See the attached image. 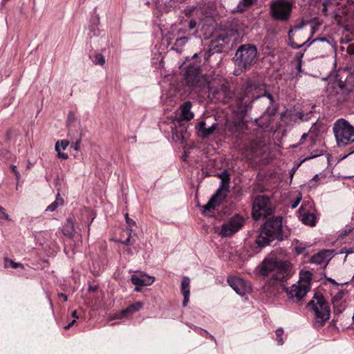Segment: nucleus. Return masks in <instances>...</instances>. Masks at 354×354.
I'll return each mask as SVG.
<instances>
[{
    "instance_id": "obj_1",
    "label": "nucleus",
    "mask_w": 354,
    "mask_h": 354,
    "mask_svg": "<svg viewBox=\"0 0 354 354\" xmlns=\"http://www.w3.org/2000/svg\"><path fill=\"white\" fill-rule=\"evenodd\" d=\"M259 100L266 110L274 103V99L266 89V85L252 80L247 82L243 93L238 100L239 109L247 112L251 108L252 102Z\"/></svg>"
},
{
    "instance_id": "obj_2",
    "label": "nucleus",
    "mask_w": 354,
    "mask_h": 354,
    "mask_svg": "<svg viewBox=\"0 0 354 354\" xmlns=\"http://www.w3.org/2000/svg\"><path fill=\"white\" fill-rule=\"evenodd\" d=\"M282 218L273 217L268 219L262 226L259 236L256 240L259 247H265L274 240H283Z\"/></svg>"
},
{
    "instance_id": "obj_3",
    "label": "nucleus",
    "mask_w": 354,
    "mask_h": 354,
    "mask_svg": "<svg viewBox=\"0 0 354 354\" xmlns=\"http://www.w3.org/2000/svg\"><path fill=\"white\" fill-rule=\"evenodd\" d=\"M314 313L315 325L317 327L322 326L330 318V308L326 300L319 292H315L311 301L308 304Z\"/></svg>"
},
{
    "instance_id": "obj_4",
    "label": "nucleus",
    "mask_w": 354,
    "mask_h": 354,
    "mask_svg": "<svg viewBox=\"0 0 354 354\" xmlns=\"http://www.w3.org/2000/svg\"><path fill=\"white\" fill-rule=\"evenodd\" d=\"M333 130L338 147H344L354 142V127L347 120H337Z\"/></svg>"
},
{
    "instance_id": "obj_5",
    "label": "nucleus",
    "mask_w": 354,
    "mask_h": 354,
    "mask_svg": "<svg viewBox=\"0 0 354 354\" xmlns=\"http://www.w3.org/2000/svg\"><path fill=\"white\" fill-rule=\"evenodd\" d=\"M185 80L187 86L196 92L203 91L207 85V80L201 75L198 64L187 66L185 73Z\"/></svg>"
},
{
    "instance_id": "obj_6",
    "label": "nucleus",
    "mask_w": 354,
    "mask_h": 354,
    "mask_svg": "<svg viewBox=\"0 0 354 354\" xmlns=\"http://www.w3.org/2000/svg\"><path fill=\"white\" fill-rule=\"evenodd\" d=\"M257 56V49L252 44H243L239 47L235 56L234 62L240 68H247L254 63Z\"/></svg>"
},
{
    "instance_id": "obj_7",
    "label": "nucleus",
    "mask_w": 354,
    "mask_h": 354,
    "mask_svg": "<svg viewBox=\"0 0 354 354\" xmlns=\"http://www.w3.org/2000/svg\"><path fill=\"white\" fill-rule=\"evenodd\" d=\"M273 212L274 209L268 196L261 195L255 197L252 212V218L254 220L264 218L272 214Z\"/></svg>"
},
{
    "instance_id": "obj_8",
    "label": "nucleus",
    "mask_w": 354,
    "mask_h": 354,
    "mask_svg": "<svg viewBox=\"0 0 354 354\" xmlns=\"http://www.w3.org/2000/svg\"><path fill=\"white\" fill-rule=\"evenodd\" d=\"M292 10V4L288 0H274L270 3V15L277 21L286 22L289 20Z\"/></svg>"
},
{
    "instance_id": "obj_9",
    "label": "nucleus",
    "mask_w": 354,
    "mask_h": 354,
    "mask_svg": "<svg viewBox=\"0 0 354 354\" xmlns=\"http://www.w3.org/2000/svg\"><path fill=\"white\" fill-rule=\"evenodd\" d=\"M290 274V263L287 261H281L276 268L268 275H266L268 282L274 286L287 279Z\"/></svg>"
},
{
    "instance_id": "obj_10",
    "label": "nucleus",
    "mask_w": 354,
    "mask_h": 354,
    "mask_svg": "<svg viewBox=\"0 0 354 354\" xmlns=\"http://www.w3.org/2000/svg\"><path fill=\"white\" fill-rule=\"evenodd\" d=\"M244 223L245 219L242 216L235 214L222 224L219 235L230 237L241 229Z\"/></svg>"
},
{
    "instance_id": "obj_11",
    "label": "nucleus",
    "mask_w": 354,
    "mask_h": 354,
    "mask_svg": "<svg viewBox=\"0 0 354 354\" xmlns=\"http://www.w3.org/2000/svg\"><path fill=\"white\" fill-rule=\"evenodd\" d=\"M266 143L262 140L249 142L241 149V154L248 160H254L265 153Z\"/></svg>"
},
{
    "instance_id": "obj_12",
    "label": "nucleus",
    "mask_w": 354,
    "mask_h": 354,
    "mask_svg": "<svg viewBox=\"0 0 354 354\" xmlns=\"http://www.w3.org/2000/svg\"><path fill=\"white\" fill-rule=\"evenodd\" d=\"M229 192V179H223L216 192L209 200L208 203L203 206L205 211L212 212L224 199Z\"/></svg>"
},
{
    "instance_id": "obj_13",
    "label": "nucleus",
    "mask_w": 354,
    "mask_h": 354,
    "mask_svg": "<svg viewBox=\"0 0 354 354\" xmlns=\"http://www.w3.org/2000/svg\"><path fill=\"white\" fill-rule=\"evenodd\" d=\"M310 290L308 281L297 282L290 288H286L288 299L292 303L299 302Z\"/></svg>"
},
{
    "instance_id": "obj_14",
    "label": "nucleus",
    "mask_w": 354,
    "mask_h": 354,
    "mask_svg": "<svg viewBox=\"0 0 354 354\" xmlns=\"http://www.w3.org/2000/svg\"><path fill=\"white\" fill-rule=\"evenodd\" d=\"M208 90V97L218 102H225L231 94L229 86L225 84H221L216 86H209Z\"/></svg>"
},
{
    "instance_id": "obj_15",
    "label": "nucleus",
    "mask_w": 354,
    "mask_h": 354,
    "mask_svg": "<svg viewBox=\"0 0 354 354\" xmlns=\"http://www.w3.org/2000/svg\"><path fill=\"white\" fill-rule=\"evenodd\" d=\"M227 283L233 290L241 296L245 295L251 290L250 283L239 277H229L227 279Z\"/></svg>"
},
{
    "instance_id": "obj_16",
    "label": "nucleus",
    "mask_w": 354,
    "mask_h": 354,
    "mask_svg": "<svg viewBox=\"0 0 354 354\" xmlns=\"http://www.w3.org/2000/svg\"><path fill=\"white\" fill-rule=\"evenodd\" d=\"M281 261L272 254L266 257L260 266V273L265 277L268 275Z\"/></svg>"
},
{
    "instance_id": "obj_17",
    "label": "nucleus",
    "mask_w": 354,
    "mask_h": 354,
    "mask_svg": "<svg viewBox=\"0 0 354 354\" xmlns=\"http://www.w3.org/2000/svg\"><path fill=\"white\" fill-rule=\"evenodd\" d=\"M227 129L235 139H240L247 130V125L243 120L234 121L227 124Z\"/></svg>"
},
{
    "instance_id": "obj_18",
    "label": "nucleus",
    "mask_w": 354,
    "mask_h": 354,
    "mask_svg": "<svg viewBox=\"0 0 354 354\" xmlns=\"http://www.w3.org/2000/svg\"><path fill=\"white\" fill-rule=\"evenodd\" d=\"M192 106V102L189 101L180 105V113L174 120V124H180L183 121H189L194 118V113L191 111Z\"/></svg>"
},
{
    "instance_id": "obj_19",
    "label": "nucleus",
    "mask_w": 354,
    "mask_h": 354,
    "mask_svg": "<svg viewBox=\"0 0 354 354\" xmlns=\"http://www.w3.org/2000/svg\"><path fill=\"white\" fill-rule=\"evenodd\" d=\"M337 93V100L338 102H343L346 100V96L350 93V89L348 88L346 84L341 80H335L331 86Z\"/></svg>"
},
{
    "instance_id": "obj_20",
    "label": "nucleus",
    "mask_w": 354,
    "mask_h": 354,
    "mask_svg": "<svg viewBox=\"0 0 354 354\" xmlns=\"http://www.w3.org/2000/svg\"><path fill=\"white\" fill-rule=\"evenodd\" d=\"M299 218L305 225L315 226L317 217L314 213L306 211L301 206L299 209Z\"/></svg>"
},
{
    "instance_id": "obj_21",
    "label": "nucleus",
    "mask_w": 354,
    "mask_h": 354,
    "mask_svg": "<svg viewBox=\"0 0 354 354\" xmlns=\"http://www.w3.org/2000/svg\"><path fill=\"white\" fill-rule=\"evenodd\" d=\"M196 128L199 136L204 139L213 134L214 131L218 129V125L217 123H213L209 127H206V122L201 121L198 123Z\"/></svg>"
},
{
    "instance_id": "obj_22",
    "label": "nucleus",
    "mask_w": 354,
    "mask_h": 354,
    "mask_svg": "<svg viewBox=\"0 0 354 354\" xmlns=\"http://www.w3.org/2000/svg\"><path fill=\"white\" fill-rule=\"evenodd\" d=\"M131 282L137 286H149L154 281V278L147 274H133L131 276Z\"/></svg>"
},
{
    "instance_id": "obj_23",
    "label": "nucleus",
    "mask_w": 354,
    "mask_h": 354,
    "mask_svg": "<svg viewBox=\"0 0 354 354\" xmlns=\"http://www.w3.org/2000/svg\"><path fill=\"white\" fill-rule=\"evenodd\" d=\"M143 306V303L141 301H137L134 304H131L127 308L123 309L120 313L116 315V318L121 319L123 317L127 316L129 314H133L139 311Z\"/></svg>"
},
{
    "instance_id": "obj_24",
    "label": "nucleus",
    "mask_w": 354,
    "mask_h": 354,
    "mask_svg": "<svg viewBox=\"0 0 354 354\" xmlns=\"http://www.w3.org/2000/svg\"><path fill=\"white\" fill-rule=\"evenodd\" d=\"M181 292L184 297L183 301V306L187 305L190 293V280L188 277H183L181 282Z\"/></svg>"
},
{
    "instance_id": "obj_25",
    "label": "nucleus",
    "mask_w": 354,
    "mask_h": 354,
    "mask_svg": "<svg viewBox=\"0 0 354 354\" xmlns=\"http://www.w3.org/2000/svg\"><path fill=\"white\" fill-rule=\"evenodd\" d=\"M63 233L66 236L72 238L74 236V224L71 218H68L63 227Z\"/></svg>"
},
{
    "instance_id": "obj_26",
    "label": "nucleus",
    "mask_w": 354,
    "mask_h": 354,
    "mask_svg": "<svg viewBox=\"0 0 354 354\" xmlns=\"http://www.w3.org/2000/svg\"><path fill=\"white\" fill-rule=\"evenodd\" d=\"M178 125L180 126L179 129H178L176 124H175V128H172V136L173 138H175L177 140L183 141L184 139V133L186 131V127L182 126L181 124Z\"/></svg>"
},
{
    "instance_id": "obj_27",
    "label": "nucleus",
    "mask_w": 354,
    "mask_h": 354,
    "mask_svg": "<svg viewBox=\"0 0 354 354\" xmlns=\"http://www.w3.org/2000/svg\"><path fill=\"white\" fill-rule=\"evenodd\" d=\"M307 24V21L302 20L299 24H295L288 32L289 41H291L292 38L294 37L295 35L300 31L305 25Z\"/></svg>"
},
{
    "instance_id": "obj_28",
    "label": "nucleus",
    "mask_w": 354,
    "mask_h": 354,
    "mask_svg": "<svg viewBox=\"0 0 354 354\" xmlns=\"http://www.w3.org/2000/svg\"><path fill=\"white\" fill-rule=\"evenodd\" d=\"M59 196L58 193L56 200L46 207V211L54 212L59 206L63 205L64 200Z\"/></svg>"
},
{
    "instance_id": "obj_29",
    "label": "nucleus",
    "mask_w": 354,
    "mask_h": 354,
    "mask_svg": "<svg viewBox=\"0 0 354 354\" xmlns=\"http://www.w3.org/2000/svg\"><path fill=\"white\" fill-rule=\"evenodd\" d=\"M315 30V28L314 27H312L311 28V32H310V37H308L307 39V40L304 42H303L302 44H297V43H295L293 40V37L292 38L291 41H290V46L292 48H301L302 46H308V44H309L308 42L310 41V37L314 35Z\"/></svg>"
},
{
    "instance_id": "obj_30",
    "label": "nucleus",
    "mask_w": 354,
    "mask_h": 354,
    "mask_svg": "<svg viewBox=\"0 0 354 354\" xmlns=\"http://www.w3.org/2000/svg\"><path fill=\"white\" fill-rule=\"evenodd\" d=\"M202 13V10L201 8L197 7L187 8L185 9V14L187 17L189 16H196L199 17V15Z\"/></svg>"
},
{
    "instance_id": "obj_31",
    "label": "nucleus",
    "mask_w": 354,
    "mask_h": 354,
    "mask_svg": "<svg viewBox=\"0 0 354 354\" xmlns=\"http://www.w3.org/2000/svg\"><path fill=\"white\" fill-rule=\"evenodd\" d=\"M254 1L255 0H240L237 6V10L240 12L244 10L245 8L251 6Z\"/></svg>"
},
{
    "instance_id": "obj_32",
    "label": "nucleus",
    "mask_w": 354,
    "mask_h": 354,
    "mask_svg": "<svg viewBox=\"0 0 354 354\" xmlns=\"http://www.w3.org/2000/svg\"><path fill=\"white\" fill-rule=\"evenodd\" d=\"M312 278V274L308 272H300V280L298 282H304L308 281V286L310 288V281Z\"/></svg>"
},
{
    "instance_id": "obj_33",
    "label": "nucleus",
    "mask_w": 354,
    "mask_h": 354,
    "mask_svg": "<svg viewBox=\"0 0 354 354\" xmlns=\"http://www.w3.org/2000/svg\"><path fill=\"white\" fill-rule=\"evenodd\" d=\"M69 142L66 140L57 141L55 144V151L65 150Z\"/></svg>"
},
{
    "instance_id": "obj_34",
    "label": "nucleus",
    "mask_w": 354,
    "mask_h": 354,
    "mask_svg": "<svg viewBox=\"0 0 354 354\" xmlns=\"http://www.w3.org/2000/svg\"><path fill=\"white\" fill-rule=\"evenodd\" d=\"M302 58H303V54L301 53H297L295 56V59L297 62L295 68L299 73L301 72Z\"/></svg>"
},
{
    "instance_id": "obj_35",
    "label": "nucleus",
    "mask_w": 354,
    "mask_h": 354,
    "mask_svg": "<svg viewBox=\"0 0 354 354\" xmlns=\"http://www.w3.org/2000/svg\"><path fill=\"white\" fill-rule=\"evenodd\" d=\"M275 334L277 336V341L279 345H283V340L282 338V335L283 334V329L282 328H279L276 330Z\"/></svg>"
},
{
    "instance_id": "obj_36",
    "label": "nucleus",
    "mask_w": 354,
    "mask_h": 354,
    "mask_svg": "<svg viewBox=\"0 0 354 354\" xmlns=\"http://www.w3.org/2000/svg\"><path fill=\"white\" fill-rule=\"evenodd\" d=\"M5 261H6V265H5L6 267L10 266L12 268H17L19 267L24 268L23 264H21L20 263H15L12 260L9 259L8 258L5 259Z\"/></svg>"
},
{
    "instance_id": "obj_37",
    "label": "nucleus",
    "mask_w": 354,
    "mask_h": 354,
    "mask_svg": "<svg viewBox=\"0 0 354 354\" xmlns=\"http://www.w3.org/2000/svg\"><path fill=\"white\" fill-rule=\"evenodd\" d=\"M94 62L95 64L104 65L105 64V58L100 53H96L94 57Z\"/></svg>"
},
{
    "instance_id": "obj_38",
    "label": "nucleus",
    "mask_w": 354,
    "mask_h": 354,
    "mask_svg": "<svg viewBox=\"0 0 354 354\" xmlns=\"http://www.w3.org/2000/svg\"><path fill=\"white\" fill-rule=\"evenodd\" d=\"M345 295V292L344 290H339L337 292L335 295H334L332 298V303L335 305V303L339 301Z\"/></svg>"
},
{
    "instance_id": "obj_39",
    "label": "nucleus",
    "mask_w": 354,
    "mask_h": 354,
    "mask_svg": "<svg viewBox=\"0 0 354 354\" xmlns=\"http://www.w3.org/2000/svg\"><path fill=\"white\" fill-rule=\"evenodd\" d=\"M188 39L187 37H181L176 40L174 46L176 47H183L188 41Z\"/></svg>"
},
{
    "instance_id": "obj_40",
    "label": "nucleus",
    "mask_w": 354,
    "mask_h": 354,
    "mask_svg": "<svg viewBox=\"0 0 354 354\" xmlns=\"http://www.w3.org/2000/svg\"><path fill=\"white\" fill-rule=\"evenodd\" d=\"M220 51H221L220 49L216 48H210L208 51L205 53L204 59L205 60H208L212 55H213L214 54H215L216 53H220Z\"/></svg>"
},
{
    "instance_id": "obj_41",
    "label": "nucleus",
    "mask_w": 354,
    "mask_h": 354,
    "mask_svg": "<svg viewBox=\"0 0 354 354\" xmlns=\"http://www.w3.org/2000/svg\"><path fill=\"white\" fill-rule=\"evenodd\" d=\"M323 258H324V253L320 252V253H318L317 254L313 256L311 259V261L313 263L319 264L322 262Z\"/></svg>"
},
{
    "instance_id": "obj_42",
    "label": "nucleus",
    "mask_w": 354,
    "mask_h": 354,
    "mask_svg": "<svg viewBox=\"0 0 354 354\" xmlns=\"http://www.w3.org/2000/svg\"><path fill=\"white\" fill-rule=\"evenodd\" d=\"M172 0H157L156 3L160 8L163 9L165 6H167Z\"/></svg>"
},
{
    "instance_id": "obj_43",
    "label": "nucleus",
    "mask_w": 354,
    "mask_h": 354,
    "mask_svg": "<svg viewBox=\"0 0 354 354\" xmlns=\"http://www.w3.org/2000/svg\"><path fill=\"white\" fill-rule=\"evenodd\" d=\"M128 237L124 240V241H122V240H120L118 241V242H120L121 243L124 244V245H130L131 244V232H132V230L131 229H128Z\"/></svg>"
},
{
    "instance_id": "obj_44",
    "label": "nucleus",
    "mask_w": 354,
    "mask_h": 354,
    "mask_svg": "<svg viewBox=\"0 0 354 354\" xmlns=\"http://www.w3.org/2000/svg\"><path fill=\"white\" fill-rule=\"evenodd\" d=\"M317 41L327 42V43L329 44V41L326 38H325V37H317V38L314 39L312 41L310 40V41L308 42L309 44H308V46H310L312 44L315 43Z\"/></svg>"
},
{
    "instance_id": "obj_45",
    "label": "nucleus",
    "mask_w": 354,
    "mask_h": 354,
    "mask_svg": "<svg viewBox=\"0 0 354 354\" xmlns=\"http://www.w3.org/2000/svg\"><path fill=\"white\" fill-rule=\"evenodd\" d=\"M0 218L5 219V220H10L8 214L6 213L5 209L0 206Z\"/></svg>"
},
{
    "instance_id": "obj_46",
    "label": "nucleus",
    "mask_w": 354,
    "mask_h": 354,
    "mask_svg": "<svg viewBox=\"0 0 354 354\" xmlns=\"http://www.w3.org/2000/svg\"><path fill=\"white\" fill-rule=\"evenodd\" d=\"M301 201V196H299L295 198V200L292 202L291 208L295 209L299 205Z\"/></svg>"
},
{
    "instance_id": "obj_47",
    "label": "nucleus",
    "mask_w": 354,
    "mask_h": 354,
    "mask_svg": "<svg viewBox=\"0 0 354 354\" xmlns=\"http://www.w3.org/2000/svg\"><path fill=\"white\" fill-rule=\"evenodd\" d=\"M305 250H306V248L302 245H298L295 248V251L298 254L304 253Z\"/></svg>"
},
{
    "instance_id": "obj_48",
    "label": "nucleus",
    "mask_w": 354,
    "mask_h": 354,
    "mask_svg": "<svg viewBox=\"0 0 354 354\" xmlns=\"http://www.w3.org/2000/svg\"><path fill=\"white\" fill-rule=\"evenodd\" d=\"M352 40H354V37L353 35L350 36L348 35H346L342 38V42L348 43Z\"/></svg>"
},
{
    "instance_id": "obj_49",
    "label": "nucleus",
    "mask_w": 354,
    "mask_h": 354,
    "mask_svg": "<svg viewBox=\"0 0 354 354\" xmlns=\"http://www.w3.org/2000/svg\"><path fill=\"white\" fill-rule=\"evenodd\" d=\"M125 218H126V222L129 227H131V226L136 225V222L129 217L128 214H126Z\"/></svg>"
},
{
    "instance_id": "obj_50",
    "label": "nucleus",
    "mask_w": 354,
    "mask_h": 354,
    "mask_svg": "<svg viewBox=\"0 0 354 354\" xmlns=\"http://www.w3.org/2000/svg\"><path fill=\"white\" fill-rule=\"evenodd\" d=\"M11 169H12V172L14 173V174H15V177H16V179H17V180H19V178H20V174H19V172L17 170L16 166H15V165H12V166H11Z\"/></svg>"
},
{
    "instance_id": "obj_51",
    "label": "nucleus",
    "mask_w": 354,
    "mask_h": 354,
    "mask_svg": "<svg viewBox=\"0 0 354 354\" xmlns=\"http://www.w3.org/2000/svg\"><path fill=\"white\" fill-rule=\"evenodd\" d=\"M57 152V156L59 158L66 160L68 158L67 153H62L60 151H56Z\"/></svg>"
},
{
    "instance_id": "obj_52",
    "label": "nucleus",
    "mask_w": 354,
    "mask_h": 354,
    "mask_svg": "<svg viewBox=\"0 0 354 354\" xmlns=\"http://www.w3.org/2000/svg\"><path fill=\"white\" fill-rule=\"evenodd\" d=\"M197 25V22L195 19H191L189 23V29H194V28H196Z\"/></svg>"
},
{
    "instance_id": "obj_53",
    "label": "nucleus",
    "mask_w": 354,
    "mask_h": 354,
    "mask_svg": "<svg viewBox=\"0 0 354 354\" xmlns=\"http://www.w3.org/2000/svg\"><path fill=\"white\" fill-rule=\"evenodd\" d=\"M72 147L75 150L78 151L80 147V140H77L75 143L72 144Z\"/></svg>"
},
{
    "instance_id": "obj_54",
    "label": "nucleus",
    "mask_w": 354,
    "mask_h": 354,
    "mask_svg": "<svg viewBox=\"0 0 354 354\" xmlns=\"http://www.w3.org/2000/svg\"><path fill=\"white\" fill-rule=\"evenodd\" d=\"M347 52L351 54V55H353L354 54V45L353 44H351L348 46L347 48Z\"/></svg>"
},
{
    "instance_id": "obj_55",
    "label": "nucleus",
    "mask_w": 354,
    "mask_h": 354,
    "mask_svg": "<svg viewBox=\"0 0 354 354\" xmlns=\"http://www.w3.org/2000/svg\"><path fill=\"white\" fill-rule=\"evenodd\" d=\"M59 297L62 299L64 301H67V296L64 294V293H59Z\"/></svg>"
},
{
    "instance_id": "obj_56",
    "label": "nucleus",
    "mask_w": 354,
    "mask_h": 354,
    "mask_svg": "<svg viewBox=\"0 0 354 354\" xmlns=\"http://www.w3.org/2000/svg\"><path fill=\"white\" fill-rule=\"evenodd\" d=\"M75 322V320H73L71 322H70L67 326H64V328L65 329H68L70 328Z\"/></svg>"
},
{
    "instance_id": "obj_57",
    "label": "nucleus",
    "mask_w": 354,
    "mask_h": 354,
    "mask_svg": "<svg viewBox=\"0 0 354 354\" xmlns=\"http://www.w3.org/2000/svg\"><path fill=\"white\" fill-rule=\"evenodd\" d=\"M312 181H316L318 182L319 180V177L318 174H316L313 176V178L311 180Z\"/></svg>"
},
{
    "instance_id": "obj_58",
    "label": "nucleus",
    "mask_w": 354,
    "mask_h": 354,
    "mask_svg": "<svg viewBox=\"0 0 354 354\" xmlns=\"http://www.w3.org/2000/svg\"><path fill=\"white\" fill-rule=\"evenodd\" d=\"M218 40H221L223 41H225V39H227V37L223 36V35H218Z\"/></svg>"
},
{
    "instance_id": "obj_59",
    "label": "nucleus",
    "mask_w": 354,
    "mask_h": 354,
    "mask_svg": "<svg viewBox=\"0 0 354 354\" xmlns=\"http://www.w3.org/2000/svg\"><path fill=\"white\" fill-rule=\"evenodd\" d=\"M308 136V134L307 133H304L302 136H301V143L303 142V141L306 138V137Z\"/></svg>"
},
{
    "instance_id": "obj_60",
    "label": "nucleus",
    "mask_w": 354,
    "mask_h": 354,
    "mask_svg": "<svg viewBox=\"0 0 354 354\" xmlns=\"http://www.w3.org/2000/svg\"><path fill=\"white\" fill-rule=\"evenodd\" d=\"M71 315L74 318H78V316L77 315V311L76 310L73 311Z\"/></svg>"
},
{
    "instance_id": "obj_61",
    "label": "nucleus",
    "mask_w": 354,
    "mask_h": 354,
    "mask_svg": "<svg viewBox=\"0 0 354 354\" xmlns=\"http://www.w3.org/2000/svg\"><path fill=\"white\" fill-rule=\"evenodd\" d=\"M298 115H299V118L301 120H304V114H303V113H298Z\"/></svg>"
},
{
    "instance_id": "obj_62",
    "label": "nucleus",
    "mask_w": 354,
    "mask_h": 354,
    "mask_svg": "<svg viewBox=\"0 0 354 354\" xmlns=\"http://www.w3.org/2000/svg\"><path fill=\"white\" fill-rule=\"evenodd\" d=\"M135 290H136V292H139V291H140V288H138V286H136V288H135Z\"/></svg>"
},
{
    "instance_id": "obj_63",
    "label": "nucleus",
    "mask_w": 354,
    "mask_h": 354,
    "mask_svg": "<svg viewBox=\"0 0 354 354\" xmlns=\"http://www.w3.org/2000/svg\"><path fill=\"white\" fill-rule=\"evenodd\" d=\"M329 281H330L333 283H336V282L335 281V280H334V279H331V278H330V279H329Z\"/></svg>"
},
{
    "instance_id": "obj_64",
    "label": "nucleus",
    "mask_w": 354,
    "mask_h": 354,
    "mask_svg": "<svg viewBox=\"0 0 354 354\" xmlns=\"http://www.w3.org/2000/svg\"><path fill=\"white\" fill-rule=\"evenodd\" d=\"M89 290H90V291H91V290H94V288H92V287H90V288H89Z\"/></svg>"
}]
</instances>
